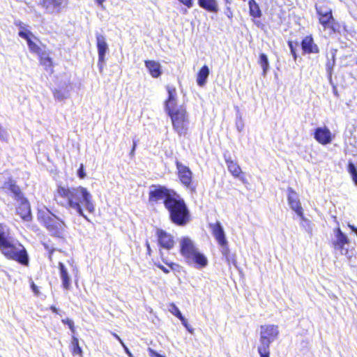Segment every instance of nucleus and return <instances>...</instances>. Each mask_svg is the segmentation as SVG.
<instances>
[{"mask_svg":"<svg viewBox=\"0 0 357 357\" xmlns=\"http://www.w3.org/2000/svg\"><path fill=\"white\" fill-rule=\"evenodd\" d=\"M162 201L168 212L169 220L175 225L183 227L191 220V214L185 200L177 192L162 185H152L149 191L148 202L151 206Z\"/></svg>","mask_w":357,"mask_h":357,"instance_id":"f257e3e1","label":"nucleus"},{"mask_svg":"<svg viewBox=\"0 0 357 357\" xmlns=\"http://www.w3.org/2000/svg\"><path fill=\"white\" fill-rule=\"evenodd\" d=\"M56 198L63 199L64 203L61 204L63 206L75 210L79 215L86 219V216L84 214L82 206H84L90 213L95 211L92 195L83 186L69 188L59 185L56 189Z\"/></svg>","mask_w":357,"mask_h":357,"instance_id":"f03ea898","label":"nucleus"},{"mask_svg":"<svg viewBox=\"0 0 357 357\" xmlns=\"http://www.w3.org/2000/svg\"><path fill=\"white\" fill-rule=\"evenodd\" d=\"M6 225L0 223V252L9 260L28 266L29 257L26 248L19 241H13L6 232Z\"/></svg>","mask_w":357,"mask_h":357,"instance_id":"7ed1b4c3","label":"nucleus"},{"mask_svg":"<svg viewBox=\"0 0 357 357\" xmlns=\"http://www.w3.org/2000/svg\"><path fill=\"white\" fill-rule=\"evenodd\" d=\"M179 252L188 265H193L197 268H203L208 265L207 257L199 250L192 240L188 236L181 238Z\"/></svg>","mask_w":357,"mask_h":357,"instance_id":"20e7f679","label":"nucleus"},{"mask_svg":"<svg viewBox=\"0 0 357 357\" xmlns=\"http://www.w3.org/2000/svg\"><path fill=\"white\" fill-rule=\"evenodd\" d=\"M37 218L39 222L54 237L65 238L66 225L59 217L52 213L48 208L38 209Z\"/></svg>","mask_w":357,"mask_h":357,"instance_id":"39448f33","label":"nucleus"},{"mask_svg":"<svg viewBox=\"0 0 357 357\" xmlns=\"http://www.w3.org/2000/svg\"><path fill=\"white\" fill-rule=\"evenodd\" d=\"M171 119L172 128L179 136H185L188 131L189 116L185 106L181 105L177 108L166 112Z\"/></svg>","mask_w":357,"mask_h":357,"instance_id":"423d86ee","label":"nucleus"},{"mask_svg":"<svg viewBox=\"0 0 357 357\" xmlns=\"http://www.w3.org/2000/svg\"><path fill=\"white\" fill-rule=\"evenodd\" d=\"M175 165L177 170V176L180 183L188 190L190 193H196L197 183L193 180L192 172L188 166L182 164L178 160L175 162Z\"/></svg>","mask_w":357,"mask_h":357,"instance_id":"0eeeda50","label":"nucleus"},{"mask_svg":"<svg viewBox=\"0 0 357 357\" xmlns=\"http://www.w3.org/2000/svg\"><path fill=\"white\" fill-rule=\"evenodd\" d=\"M260 345L259 347H270L279 334L278 327L276 325H262L260 326Z\"/></svg>","mask_w":357,"mask_h":357,"instance_id":"6e6552de","label":"nucleus"},{"mask_svg":"<svg viewBox=\"0 0 357 357\" xmlns=\"http://www.w3.org/2000/svg\"><path fill=\"white\" fill-rule=\"evenodd\" d=\"M319 15V23L322 25L325 30L328 29L333 33H335L340 31V25L333 18L332 10H328L323 13L321 10L317 11Z\"/></svg>","mask_w":357,"mask_h":357,"instance_id":"1a4fd4ad","label":"nucleus"},{"mask_svg":"<svg viewBox=\"0 0 357 357\" xmlns=\"http://www.w3.org/2000/svg\"><path fill=\"white\" fill-rule=\"evenodd\" d=\"M225 161L229 172L234 178L238 179L243 184H248L245 173L242 170L241 166L237 163V162L232 160L230 156L225 155Z\"/></svg>","mask_w":357,"mask_h":357,"instance_id":"9d476101","label":"nucleus"},{"mask_svg":"<svg viewBox=\"0 0 357 357\" xmlns=\"http://www.w3.org/2000/svg\"><path fill=\"white\" fill-rule=\"evenodd\" d=\"M2 188L15 201L25 197L24 193L23 192L22 188L17 184V181L12 177L8 178L7 180L4 181L2 185Z\"/></svg>","mask_w":357,"mask_h":357,"instance_id":"9b49d317","label":"nucleus"},{"mask_svg":"<svg viewBox=\"0 0 357 357\" xmlns=\"http://www.w3.org/2000/svg\"><path fill=\"white\" fill-rule=\"evenodd\" d=\"M16 206V213L24 222H31L33 220L31 207L28 199L25 197L19 200Z\"/></svg>","mask_w":357,"mask_h":357,"instance_id":"f8f14e48","label":"nucleus"},{"mask_svg":"<svg viewBox=\"0 0 357 357\" xmlns=\"http://www.w3.org/2000/svg\"><path fill=\"white\" fill-rule=\"evenodd\" d=\"M287 201L290 208L302 219L304 220V213L296 192L291 188L287 189Z\"/></svg>","mask_w":357,"mask_h":357,"instance_id":"ddd939ff","label":"nucleus"},{"mask_svg":"<svg viewBox=\"0 0 357 357\" xmlns=\"http://www.w3.org/2000/svg\"><path fill=\"white\" fill-rule=\"evenodd\" d=\"M314 138L322 145L331 144L333 140L332 133L326 126L317 128L314 132Z\"/></svg>","mask_w":357,"mask_h":357,"instance_id":"4468645a","label":"nucleus"},{"mask_svg":"<svg viewBox=\"0 0 357 357\" xmlns=\"http://www.w3.org/2000/svg\"><path fill=\"white\" fill-rule=\"evenodd\" d=\"M18 35L20 37L26 40L29 51L31 53L39 56L41 53L45 52L42 50L41 47L38 44L33 41L31 38L35 37L30 31H20Z\"/></svg>","mask_w":357,"mask_h":357,"instance_id":"2eb2a0df","label":"nucleus"},{"mask_svg":"<svg viewBox=\"0 0 357 357\" xmlns=\"http://www.w3.org/2000/svg\"><path fill=\"white\" fill-rule=\"evenodd\" d=\"M209 227L218 243L220 246H226L227 245V241L221 223L219 221H217L213 224H210Z\"/></svg>","mask_w":357,"mask_h":357,"instance_id":"dca6fc26","label":"nucleus"},{"mask_svg":"<svg viewBox=\"0 0 357 357\" xmlns=\"http://www.w3.org/2000/svg\"><path fill=\"white\" fill-rule=\"evenodd\" d=\"M303 54H318L319 48L311 35L305 36L301 43Z\"/></svg>","mask_w":357,"mask_h":357,"instance_id":"f3484780","label":"nucleus"},{"mask_svg":"<svg viewBox=\"0 0 357 357\" xmlns=\"http://www.w3.org/2000/svg\"><path fill=\"white\" fill-rule=\"evenodd\" d=\"M167 98L165 100L164 105L165 112L169 109L177 108V92L176 87L170 85L166 86Z\"/></svg>","mask_w":357,"mask_h":357,"instance_id":"a211bd4d","label":"nucleus"},{"mask_svg":"<svg viewBox=\"0 0 357 357\" xmlns=\"http://www.w3.org/2000/svg\"><path fill=\"white\" fill-rule=\"evenodd\" d=\"M158 244L165 249L170 250L174 246L173 236L162 229L157 230Z\"/></svg>","mask_w":357,"mask_h":357,"instance_id":"6ab92c4d","label":"nucleus"},{"mask_svg":"<svg viewBox=\"0 0 357 357\" xmlns=\"http://www.w3.org/2000/svg\"><path fill=\"white\" fill-rule=\"evenodd\" d=\"M334 232L335 239L332 242L333 247L335 250L342 252L344 250L345 245L349 243V240L340 227H336Z\"/></svg>","mask_w":357,"mask_h":357,"instance_id":"aec40b11","label":"nucleus"},{"mask_svg":"<svg viewBox=\"0 0 357 357\" xmlns=\"http://www.w3.org/2000/svg\"><path fill=\"white\" fill-rule=\"evenodd\" d=\"M67 0H41L40 6L48 12H61Z\"/></svg>","mask_w":357,"mask_h":357,"instance_id":"412c9836","label":"nucleus"},{"mask_svg":"<svg viewBox=\"0 0 357 357\" xmlns=\"http://www.w3.org/2000/svg\"><path fill=\"white\" fill-rule=\"evenodd\" d=\"M97 48L98 52V66L101 69L105 59V54L108 50V45L105 41V37L102 35L96 36Z\"/></svg>","mask_w":357,"mask_h":357,"instance_id":"4be33fe9","label":"nucleus"},{"mask_svg":"<svg viewBox=\"0 0 357 357\" xmlns=\"http://www.w3.org/2000/svg\"><path fill=\"white\" fill-rule=\"evenodd\" d=\"M39 64L42 66L44 70L50 73L53 74L54 70V63L52 58L50 56V53L45 51L38 56Z\"/></svg>","mask_w":357,"mask_h":357,"instance_id":"5701e85b","label":"nucleus"},{"mask_svg":"<svg viewBox=\"0 0 357 357\" xmlns=\"http://www.w3.org/2000/svg\"><path fill=\"white\" fill-rule=\"evenodd\" d=\"M58 268L61 280V287L64 290H69L71 287V280L68 270L64 264L61 261L58 264Z\"/></svg>","mask_w":357,"mask_h":357,"instance_id":"b1692460","label":"nucleus"},{"mask_svg":"<svg viewBox=\"0 0 357 357\" xmlns=\"http://www.w3.org/2000/svg\"><path fill=\"white\" fill-rule=\"evenodd\" d=\"M144 65L152 77L158 78L162 75V71L159 62L154 60H145Z\"/></svg>","mask_w":357,"mask_h":357,"instance_id":"393cba45","label":"nucleus"},{"mask_svg":"<svg viewBox=\"0 0 357 357\" xmlns=\"http://www.w3.org/2000/svg\"><path fill=\"white\" fill-rule=\"evenodd\" d=\"M197 3L200 8L208 13H217L219 11L218 0H197Z\"/></svg>","mask_w":357,"mask_h":357,"instance_id":"a878e982","label":"nucleus"},{"mask_svg":"<svg viewBox=\"0 0 357 357\" xmlns=\"http://www.w3.org/2000/svg\"><path fill=\"white\" fill-rule=\"evenodd\" d=\"M249 14L251 16L252 21L257 24V26H259V22H255V19L260 18L262 15V12L259 8V4L257 3L255 0H249Z\"/></svg>","mask_w":357,"mask_h":357,"instance_id":"bb28decb","label":"nucleus"},{"mask_svg":"<svg viewBox=\"0 0 357 357\" xmlns=\"http://www.w3.org/2000/svg\"><path fill=\"white\" fill-rule=\"evenodd\" d=\"M209 75V69L206 65L203 66L197 73V83L199 86H203L206 82Z\"/></svg>","mask_w":357,"mask_h":357,"instance_id":"cd10ccee","label":"nucleus"},{"mask_svg":"<svg viewBox=\"0 0 357 357\" xmlns=\"http://www.w3.org/2000/svg\"><path fill=\"white\" fill-rule=\"evenodd\" d=\"M170 312L176 316L178 319H179L182 323V324L186 328V329L190 331V333L192 332V330L190 328L189 325L188 324V321L182 315L181 311L179 309L176 307V305L174 303L170 304Z\"/></svg>","mask_w":357,"mask_h":357,"instance_id":"c85d7f7f","label":"nucleus"},{"mask_svg":"<svg viewBox=\"0 0 357 357\" xmlns=\"http://www.w3.org/2000/svg\"><path fill=\"white\" fill-rule=\"evenodd\" d=\"M70 351L73 356H77L79 357H83V350L79 346L78 338L73 335L70 342Z\"/></svg>","mask_w":357,"mask_h":357,"instance_id":"c756f323","label":"nucleus"},{"mask_svg":"<svg viewBox=\"0 0 357 357\" xmlns=\"http://www.w3.org/2000/svg\"><path fill=\"white\" fill-rule=\"evenodd\" d=\"M54 98L58 100H63L69 96V90L66 88L56 89L53 91Z\"/></svg>","mask_w":357,"mask_h":357,"instance_id":"7c9ffc66","label":"nucleus"},{"mask_svg":"<svg viewBox=\"0 0 357 357\" xmlns=\"http://www.w3.org/2000/svg\"><path fill=\"white\" fill-rule=\"evenodd\" d=\"M258 63L261 66L263 75L265 76L269 68V62L267 56L264 53H261L259 56Z\"/></svg>","mask_w":357,"mask_h":357,"instance_id":"2f4dec72","label":"nucleus"},{"mask_svg":"<svg viewBox=\"0 0 357 357\" xmlns=\"http://www.w3.org/2000/svg\"><path fill=\"white\" fill-rule=\"evenodd\" d=\"M347 171L351 176L352 180L355 185H357V169L352 162H349L347 165Z\"/></svg>","mask_w":357,"mask_h":357,"instance_id":"473e14b6","label":"nucleus"},{"mask_svg":"<svg viewBox=\"0 0 357 357\" xmlns=\"http://www.w3.org/2000/svg\"><path fill=\"white\" fill-rule=\"evenodd\" d=\"M161 257H162V261L166 265H167L172 271L180 272L181 270L182 269V266L181 265H179L178 264L172 262V261H170V262L167 261L165 259H164L162 257V255H161Z\"/></svg>","mask_w":357,"mask_h":357,"instance_id":"72a5a7b5","label":"nucleus"},{"mask_svg":"<svg viewBox=\"0 0 357 357\" xmlns=\"http://www.w3.org/2000/svg\"><path fill=\"white\" fill-rule=\"evenodd\" d=\"M287 44L290 49L291 54L293 56L294 60L296 61L297 59V57H298L297 53H296V46L298 45V43L296 42V43L294 45L293 41L289 40L287 42Z\"/></svg>","mask_w":357,"mask_h":357,"instance_id":"f704fd0d","label":"nucleus"},{"mask_svg":"<svg viewBox=\"0 0 357 357\" xmlns=\"http://www.w3.org/2000/svg\"><path fill=\"white\" fill-rule=\"evenodd\" d=\"M257 351L260 355V357H269L270 356V347H258Z\"/></svg>","mask_w":357,"mask_h":357,"instance_id":"c9c22d12","label":"nucleus"},{"mask_svg":"<svg viewBox=\"0 0 357 357\" xmlns=\"http://www.w3.org/2000/svg\"><path fill=\"white\" fill-rule=\"evenodd\" d=\"M61 322L63 324H66L68 326L70 331L74 334L75 333V327L74 324V321L72 319H70L68 318H66L61 320Z\"/></svg>","mask_w":357,"mask_h":357,"instance_id":"e433bc0d","label":"nucleus"},{"mask_svg":"<svg viewBox=\"0 0 357 357\" xmlns=\"http://www.w3.org/2000/svg\"><path fill=\"white\" fill-rule=\"evenodd\" d=\"M43 245L44 246L45 249L48 252V257L50 261L52 260V255L55 250V249L49 245L47 243H43Z\"/></svg>","mask_w":357,"mask_h":357,"instance_id":"4c0bfd02","label":"nucleus"},{"mask_svg":"<svg viewBox=\"0 0 357 357\" xmlns=\"http://www.w3.org/2000/svg\"><path fill=\"white\" fill-rule=\"evenodd\" d=\"M77 176L80 179H84L86 176L84 166L82 163L80 164L77 169Z\"/></svg>","mask_w":357,"mask_h":357,"instance_id":"58836bf2","label":"nucleus"},{"mask_svg":"<svg viewBox=\"0 0 357 357\" xmlns=\"http://www.w3.org/2000/svg\"><path fill=\"white\" fill-rule=\"evenodd\" d=\"M223 1H224L225 3L227 6L226 7V10H227L226 14H227V17L229 18H232V17H233L232 10H231V8L229 6L231 3V0H223Z\"/></svg>","mask_w":357,"mask_h":357,"instance_id":"ea45409f","label":"nucleus"},{"mask_svg":"<svg viewBox=\"0 0 357 357\" xmlns=\"http://www.w3.org/2000/svg\"><path fill=\"white\" fill-rule=\"evenodd\" d=\"M112 335L121 343V344L124 347L126 353L129 355V356H131V353L130 352V351L128 350V349L126 347V346L125 345L124 342H123V340L121 339V337L115 333H112Z\"/></svg>","mask_w":357,"mask_h":357,"instance_id":"a19ab883","label":"nucleus"},{"mask_svg":"<svg viewBox=\"0 0 357 357\" xmlns=\"http://www.w3.org/2000/svg\"><path fill=\"white\" fill-rule=\"evenodd\" d=\"M181 4L186 6L188 8H190L193 6V0H177Z\"/></svg>","mask_w":357,"mask_h":357,"instance_id":"79ce46f5","label":"nucleus"},{"mask_svg":"<svg viewBox=\"0 0 357 357\" xmlns=\"http://www.w3.org/2000/svg\"><path fill=\"white\" fill-rule=\"evenodd\" d=\"M158 268H160L164 273L168 274L169 273V270L165 267L163 265H162L160 263H155L154 264Z\"/></svg>","mask_w":357,"mask_h":357,"instance_id":"37998d69","label":"nucleus"},{"mask_svg":"<svg viewBox=\"0 0 357 357\" xmlns=\"http://www.w3.org/2000/svg\"><path fill=\"white\" fill-rule=\"evenodd\" d=\"M31 288L36 296H38L40 294L39 289L33 282H31Z\"/></svg>","mask_w":357,"mask_h":357,"instance_id":"c03bdc74","label":"nucleus"},{"mask_svg":"<svg viewBox=\"0 0 357 357\" xmlns=\"http://www.w3.org/2000/svg\"><path fill=\"white\" fill-rule=\"evenodd\" d=\"M335 54H333L332 61H328L326 64L327 68L329 70H331L333 66H335Z\"/></svg>","mask_w":357,"mask_h":357,"instance_id":"a18cd8bd","label":"nucleus"},{"mask_svg":"<svg viewBox=\"0 0 357 357\" xmlns=\"http://www.w3.org/2000/svg\"><path fill=\"white\" fill-rule=\"evenodd\" d=\"M222 247L224 248V249L222 250V254H223V255L225 256L227 260L229 261V250L227 247V245L226 246H222Z\"/></svg>","mask_w":357,"mask_h":357,"instance_id":"49530a36","label":"nucleus"},{"mask_svg":"<svg viewBox=\"0 0 357 357\" xmlns=\"http://www.w3.org/2000/svg\"><path fill=\"white\" fill-rule=\"evenodd\" d=\"M149 354L151 357H165L155 351L154 350L149 349Z\"/></svg>","mask_w":357,"mask_h":357,"instance_id":"de8ad7c7","label":"nucleus"},{"mask_svg":"<svg viewBox=\"0 0 357 357\" xmlns=\"http://www.w3.org/2000/svg\"><path fill=\"white\" fill-rule=\"evenodd\" d=\"M136 147H137V141L134 140L133 145H132V149L130 153L131 156H133L135 155V151Z\"/></svg>","mask_w":357,"mask_h":357,"instance_id":"09e8293b","label":"nucleus"},{"mask_svg":"<svg viewBox=\"0 0 357 357\" xmlns=\"http://www.w3.org/2000/svg\"><path fill=\"white\" fill-rule=\"evenodd\" d=\"M50 309L54 313H56V314L59 313L58 309L55 306H54V305L50 306Z\"/></svg>","mask_w":357,"mask_h":357,"instance_id":"8fccbe9b","label":"nucleus"},{"mask_svg":"<svg viewBox=\"0 0 357 357\" xmlns=\"http://www.w3.org/2000/svg\"><path fill=\"white\" fill-rule=\"evenodd\" d=\"M348 226L353 231L356 232L357 231V228L355 227L354 225H349Z\"/></svg>","mask_w":357,"mask_h":357,"instance_id":"3c124183","label":"nucleus"},{"mask_svg":"<svg viewBox=\"0 0 357 357\" xmlns=\"http://www.w3.org/2000/svg\"><path fill=\"white\" fill-rule=\"evenodd\" d=\"M96 1L99 6H102L105 0H96Z\"/></svg>","mask_w":357,"mask_h":357,"instance_id":"603ef678","label":"nucleus"},{"mask_svg":"<svg viewBox=\"0 0 357 357\" xmlns=\"http://www.w3.org/2000/svg\"><path fill=\"white\" fill-rule=\"evenodd\" d=\"M146 246H147L148 252H149V254H150L151 248H150V245L148 242H146Z\"/></svg>","mask_w":357,"mask_h":357,"instance_id":"864d4df0","label":"nucleus"},{"mask_svg":"<svg viewBox=\"0 0 357 357\" xmlns=\"http://www.w3.org/2000/svg\"><path fill=\"white\" fill-rule=\"evenodd\" d=\"M16 25L20 26V27H22V22H20L19 23H16Z\"/></svg>","mask_w":357,"mask_h":357,"instance_id":"5fc2aeb1","label":"nucleus"}]
</instances>
